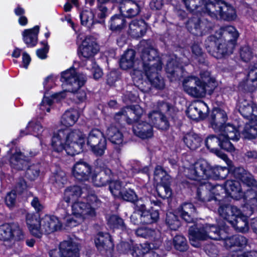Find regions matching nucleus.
<instances>
[{"instance_id": "obj_2", "label": "nucleus", "mask_w": 257, "mask_h": 257, "mask_svg": "<svg viewBox=\"0 0 257 257\" xmlns=\"http://www.w3.org/2000/svg\"><path fill=\"white\" fill-rule=\"evenodd\" d=\"M228 227L226 226H219L210 224H202L197 223L190 227L189 238L191 244L196 247L200 246V241L208 239L219 240L223 241L226 248L233 246L243 247L247 244V239L240 235L228 236Z\"/></svg>"}, {"instance_id": "obj_64", "label": "nucleus", "mask_w": 257, "mask_h": 257, "mask_svg": "<svg viewBox=\"0 0 257 257\" xmlns=\"http://www.w3.org/2000/svg\"><path fill=\"white\" fill-rule=\"evenodd\" d=\"M64 244L61 242L58 248L52 250L50 251V257H64Z\"/></svg>"}, {"instance_id": "obj_30", "label": "nucleus", "mask_w": 257, "mask_h": 257, "mask_svg": "<svg viewBox=\"0 0 257 257\" xmlns=\"http://www.w3.org/2000/svg\"><path fill=\"white\" fill-rule=\"evenodd\" d=\"M121 13L123 14L126 18L137 16L140 12L139 4L132 0H123L120 7Z\"/></svg>"}, {"instance_id": "obj_60", "label": "nucleus", "mask_w": 257, "mask_h": 257, "mask_svg": "<svg viewBox=\"0 0 257 257\" xmlns=\"http://www.w3.org/2000/svg\"><path fill=\"white\" fill-rule=\"evenodd\" d=\"M13 228L12 239L20 240L24 238V234L20 227L15 224H12Z\"/></svg>"}, {"instance_id": "obj_21", "label": "nucleus", "mask_w": 257, "mask_h": 257, "mask_svg": "<svg viewBox=\"0 0 257 257\" xmlns=\"http://www.w3.org/2000/svg\"><path fill=\"white\" fill-rule=\"evenodd\" d=\"M208 112V106L206 103L201 100H195L192 102L186 111L188 117L196 120L204 118Z\"/></svg>"}, {"instance_id": "obj_19", "label": "nucleus", "mask_w": 257, "mask_h": 257, "mask_svg": "<svg viewBox=\"0 0 257 257\" xmlns=\"http://www.w3.org/2000/svg\"><path fill=\"white\" fill-rule=\"evenodd\" d=\"M200 84L195 85V91L200 92V94L197 97L205 96L206 93L211 94L215 88L217 86V82L215 78L210 76L208 71L201 70L200 73Z\"/></svg>"}, {"instance_id": "obj_33", "label": "nucleus", "mask_w": 257, "mask_h": 257, "mask_svg": "<svg viewBox=\"0 0 257 257\" xmlns=\"http://www.w3.org/2000/svg\"><path fill=\"white\" fill-rule=\"evenodd\" d=\"M39 27L36 26L32 29H26L22 33L23 39L28 47L36 46L38 41Z\"/></svg>"}, {"instance_id": "obj_34", "label": "nucleus", "mask_w": 257, "mask_h": 257, "mask_svg": "<svg viewBox=\"0 0 257 257\" xmlns=\"http://www.w3.org/2000/svg\"><path fill=\"white\" fill-rule=\"evenodd\" d=\"M195 210L196 209L192 203H184L178 208L177 213L185 221L189 223L193 221V216Z\"/></svg>"}, {"instance_id": "obj_61", "label": "nucleus", "mask_w": 257, "mask_h": 257, "mask_svg": "<svg viewBox=\"0 0 257 257\" xmlns=\"http://www.w3.org/2000/svg\"><path fill=\"white\" fill-rule=\"evenodd\" d=\"M125 171L127 172V176L128 177H133L136 173L142 172L144 173H148L149 169L147 167H145L141 170L137 168L136 166L133 167L128 165L126 166Z\"/></svg>"}, {"instance_id": "obj_55", "label": "nucleus", "mask_w": 257, "mask_h": 257, "mask_svg": "<svg viewBox=\"0 0 257 257\" xmlns=\"http://www.w3.org/2000/svg\"><path fill=\"white\" fill-rule=\"evenodd\" d=\"M79 117L78 112L76 109H72L65 112V121L68 125H73Z\"/></svg>"}, {"instance_id": "obj_18", "label": "nucleus", "mask_w": 257, "mask_h": 257, "mask_svg": "<svg viewBox=\"0 0 257 257\" xmlns=\"http://www.w3.org/2000/svg\"><path fill=\"white\" fill-rule=\"evenodd\" d=\"M205 145L210 152L214 153L218 157L227 162L228 161L227 156L218 150L217 147L220 146L222 149L231 153L233 152L235 150L234 147L231 143L226 142L225 144L223 141H222L220 139L219 134L218 137L214 135L209 136L205 140Z\"/></svg>"}, {"instance_id": "obj_59", "label": "nucleus", "mask_w": 257, "mask_h": 257, "mask_svg": "<svg viewBox=\"0 0 257 257\" xmlns=\"http://www.w3.org/2000/svg\"><path fill=\"white\" fill-rule=\"evenodd\" d=\"M136 233L138 236L149 238L154 236L155 231L147 227H140L136 230Z\"/></svg>"}, {"instance_id": "obj_11", "label": "nucleus", "mask_w": 257, "mask_h": 257, "mask_svg": "<svg viewBox=\"0 0 257 257\" xmlns=\"http://www.w3.org/2000/svg\"><path fill=\"white\" fill-rule=\"evenodd\" d=\"M218 212L219 215L230 223L237 232H247L249 228L246 212L241 211L236 207L233 206H220Z\"/></svg>"}, {"instance_id": "obj_46", "label": "nucleus", "mask_w": 257, "mask_h": 257, "mask_svg": "<svg viewBox=\"0 0 257 257\" xmlns=\"http://www.w3.org/2000/svg\"><path fill=\"white\" fill-rule=\"evenodd\" d=\"M170 181L163 183L155 184L158 196L163 199L171 197L172 191L170 188Z\"/></svg>"}, {"instance_id": "obj_37", "label": "nucleus", "mask_w": 257, "mask_h": 257, "mask_svg": "<svg viewBox=\"0 0 257 257\" xmlns=\"http://www.w3.org/2000/svg\"><path fill=\"white\" fill-rule=\"evenodd\" d=\"M183 141L188 148L194 150L201 146L202 139L199 135L191 132L184 135Z\"/></svg>"}, {"instance_id": "obj_5", "label": "nucleus", "mask_w": 257, "mask_h": 257, "mask_svg": "<svg viewBox=\"0 0 257 257\" xmlns=\"http://www.w3.org/2000/svg\"><path fill=\"white\" fill-rule=\"evenodd\" d=\"M141 58L145 76L150 84L159 89L164 88V79L159 74L162 68V63L156 50L148 45V47L143 50Z\"/></svg>"}, {"instance_id": "obj_4", "label": "nucleus", "mask_w": 257, "mask_h": 257, "mask_svg": "<svg viewBox=\"0 0 257 257\" xmlns=\"http://www.w3.org/2000/svg\"><path fill=\"white\" fill-rule=\"evenodd\" d=\"M228 162L225 161L228 165V168L219 166L212 167L204 160H200L192 165L190 168H185L184 175L188 178L197 181L200 183L197 189L201 186L204 182H208L205 180L207 179H218L225 178L228 173L233 172L235 178L241 181V180L235 175V171L239 168H234L232 166V162L228 158Z\"/></svg>"}, {"instance_id": "obj_32", "label": "nucleus", "mask_w": 257, "mask_h": 257, "mask_svg": "<svg viewBox=\"0 0 257 257\" xmlns=\"http://www.w3.org/2000/svg\"><path fill=\"white\" fill-rule=\"evenodd\" d=\"M200 84V79L196 76H190L184 79L183 82V89L188 95L194 97H197L200 92L195 91V85Z\"/></svg>"}, {"instance_id": "obj_7", "label": "nucleus", "mask_w": 257, "mask_h": 257, "mask_svg": "<svg viewBox=\"0 0 257 257\" xmlns=\"http://www.w3.org/2000/svg\"><path fill=\"white\" fill-rule=\"evenodd\" d=\"M99 47L94 38L87 36L82 42L78 49V55L80 58H86L83 62L82 66L92 73L95 80L100 78L103 75L102 70L96 63L92 58L98 53Z\"/></svg>"}, {"instance_id": "obj_51", "label": "nucleus", "mask_w": 257, "mask_h": 257, "mask_svg": "<svg viewBox=\"0 0 257 257\" xmlns=\"http://www.w3.org/2000/svg\"><path fill=\"white\" fill-rule=\"evenodd\" d=\"M13 228L12 224H4L0 226V240L8 241L12 240Z\"/></svg>"}, {"instance_id": "obj_48", "label": "nucleus", "mask_w": 257, "mask_h": 257, "mask_svg": "<svg viewBox=\"0 0 257 257\" xmlns=\"http://www.w3.org/2000/svg\"><path fill=\"white\" fill-rule=\"evenodd\" d=\"M131 75L135 85L139 87V88L144 92L149 91L150 89V87L145 88L141 86V85H143L144 83H147L146 81H143V73L141 71L139 70H135Z\"/></svg>"}, {"instance_id": "obj_50", "label": "nucleus", "mask_w": 257, "mask_h": 257, "mask_svg": "<svg viewBox=\"0 0 257 257\" xmlns=\"http://www.w3.org/2000/svg\"><path fill=\"white\" fill-rule=\"evenodd\" d=\"M80 18L82 25H85L88 28H90L94 23V15L90 11H82L80 15Z\"/></svg>"}, {"instance_id": "obj_36", "label": "nucleus", "mask_w": 257, "mask_h": 257, "mask_svg": "<svg viewBox=\"0 0 257 257\" xmlns=\"http://www.w3.org/2000/svg\"><path fill=\"white\" fill-rule=\"evenodd\" d=\"M149 118L151 123L156 127L161 130H166L169 127V123L166 117L159 111H153L149 113Z\"/></svg>"}, {"instance_id": "obj_9", "label": "nucleus", "mask_w": 257, "mask_h": 257, "mask_svg": "<svg viewBox=\"0 0 257 257\" xmlns=\"http://www.w3.org/2000/svg\"><path fill=\"white\" fill-rule=\"evenodd\" d=\"M238 110L243 117L252 121L246 123L241 133L244 139H255L257 137V104L251 99L240 98Z\"/></svg>"}, {"instance_id": "obj_8", "label": "nucleus", "mask_w": 257, "mask_h": 257, "mask_svg": "<svg viewBox=\"0 0 257 257\" xmlns=\"http://www.w3.org/2000/svg\"><path fill=\"white\" fill-rule=\"evenodd\" d=\"M26 223L31 234L40 237L44 233H51L60 230L62 223L55 216L45 215L40 218L38 215L28 214Z\"/></svg>"}, {"instance_id": "obj_24", "label": "nucleus", "mask_w": 257, "mask_h": 257, "mask_svg": "<svg viewBox=\"0 0 257 257\" xmlns=\"http://www.w3.org/2000/svg\"><path fill=\"white\" fill-rule=\"evenodd\" d=\"M93 169L90 166L84 161H79L75 163L72 168L73 176L79 181H87L90 179Z\"/></svg>"}, {"instance_id": "obj_58", "label": "nucleus", "mask_w": 257, "mask_h": 257, "mask_svg": "<svg viewBox=\"0 0 257 257\" xmlns=\"http://www.w3.org/2000/svg\"><path fill=\"white\" fill-rule=\"evenodd\" d=\"M120 198L126 201L133 202L137 200V196L133 190L125 188L123 189Z\"/></svg>"}, {"instance_id": "obj_29", "label": "nucleus", "mask_w": 257, "mask_h": 257, "mask_svg": "<svg viewBox=\"0 0 257 257\" xmlns=\"http://www.w3.org/2000/svg\"><path fill=\"white\" fill-rule=\"evenodd\" d=\"M64 93L63 91L54 93L51 96V97L47 96V93L45 92L43 99L39 105L40 109L43 112H49L54 101L60 102L64 98Z\"/></svg>"}, {"instance_id": "obj_26", "label": "nucleus", "mask_w": 257, "mask_h": 257, "mask_svg": "<svg viewBox=\"0 0 257 257\" xmlns=\"http://www.w3.org/2000/svg\"><path fill=\"white\" fill-rule=\"evenodd\" d=\"M182 63L180 62V59H178L176 55L173 56L168 60L166 69L168 76L171 81L176 80L182 76Z\"/></svg>"}, {"instance_id": "obj_42", "label": "nucleus", "mask_w": 257, "mask_h": 257, "mask_svg": "<svg viewBox=\"0 0 257 257\" xmlns=\"http://www.w3.org/2000/svg\"><path fill=\"white\" fill-rule=\"evenodd\" d=\"M105 134L112 144L120 145L123 142V135L115 126H108Z\"/></svg>"}, {"instance_id": "obj_44", "label": "nucleus", "mask_w": 257, "mask_h": 257, "mask_svg": "<svg viewBox=\"0 0 257 257\" xmlns=\"http://www.w3.org/2000/svg\"><path fill=\"white\" fill-rule=\"evenodd\" d=\"M135 56V52L133 50H127L122 55L120 59V67L124 70L131 68L134 64Z\"/></svg>"}, {"instance_id": "obj_22", "label": "nucleus", "mask_w": 257, "mask_h": 257, "mask_svg": "<svg viewBox=\"0 0 257 257\" xmlns=\"http://www.w3.org/2000/svg\"><path fill=\"white\" fill-rule=\"evenodd\" d=\"M111 174V171L109 169L97 166L93 169L90 179L95 186L101 187L108 182Z\"/></svg>"}, {"instance_id": "obj_63", "label": "nucleus", "mask_w": 257, "mask_h": 257, "mask_svg": "<svg viewBox=\"0 0 257 257\" xmlns=\"http://www.w3.org/2000/svg\"><path fill=\"white\" fill-rule=\"evenodd\" d=\"M16 197V191L15 190H12L7 194L5 198V202L9 207L11 208L15 205Z\"/></svg>"}, {"instance_id": "obj_15", "label": "nucleus", "mask_w": 257, "mask_h": 257, "mask_svg": "<svg viewBox=\"0 0 257 257\" xmlns=\"http://www.w3.org/2000/svg\"><path fill=\"white\" fill-rule=\"evenodd\" d=\"M141 201H138L135 207V211L131 215V220L134 224H150L156 222L159 218L158 209L147 210L146 206Z\"/></svg>"}, {"instance_id": "obj_20", "label": "nucleus", "mask_w": 257, "mask_h": 257, "mask_svg": "<svg viewBox=\"0 0 257 257\" xmlns=\"http://www.w3.org/2000/svg\"><path fill=\"white\" fill-rule=\"evenodd\" d=\"M211 24L207 20H202L197 17L190 19L186 23V28L193 35L201 36L209 32Z\"/></svg>"}, {"instance_id": "obj_53", "label": "nucleus", "mask_w": 257, "mask_h": 257, "mask_svg": "<svg viewBox=\"0 0 257 257\" xmlns=\"http://www.w3.org/2000/svg\"><path fill=\"white\" fill-rule=\"evenodd\" d=\"M166 223L172 230H176L180 226V221L178 219L177 216L172 212H169L167 214L166 219Z\"/></svg>"}, {"instance_id": "obj_16", "label": "nucleus", "mask_w": 257, "mask_h": 257, "mask_svg": "<svg viewBox=\"0 0 257 257\" xmlns=\"http://www.w3.org/2000/svg\"><path fill=\"white\" fill-rule=\"evenodd\" d=\"M87 145L96 156H101L106 149V141L98 129L92 130L87 138Z\"/></svg>"}, {"instance_id": "obj_31", "label": "nucleus", "mask_w": 257, "mask_h": 257, "mask_svg": "<svg viewBox=\"0 0 257 257\" xmlns=\"http://www.w3.org/2000/svg\"><path fill=\"white\" fill-rule=\"evenodd\" d=\"M150 248V244L144 243L135 245L130 251L133 256L143 255V257H160L158 253L151 250Z\"/></svg>"}, {"instance_id": "obj_41", "label": "nucleus", "mask_w": 257, "mask_h": 257, "mask_svg": "<svg viewBox=\"0 0 257 257\" xmlns=\"http://www.w3.org/2000/svg\"><path fill=\"white\" fill-rule=\"evenodd\" d=\"M79 242L77 239L70 238L65 241V257H79Z\"/></svg>"}, {"instance_id": "obj_23", "label": "nucleus", "mask_w": 257, "mask_h": 257, "mask_svg": "<svg viewBox=\"0 0 257 257\" xmlns=\"http://www.w3.org/2000/svg\"><path fill=\"white\" fill-rule=\"evenodd\" d=\"M216 133H218L220 139L225 144L226 142L231 143L230 140L237 141L240 137L238 127L230 123H225L220 128V130Z\"/></svg>"}, {"instance_id": "obj_62", "label": "nucleus", "mask_w": 257, "mask_h": 257, "mask_svg": "<svg viewBox=\"0 0 257 257\" xmlns=\"http://www.w3.org/2000/svg\"><path fill=\"white\" fill-rule=\"evenodd\" d=\"M41 44L43 48L37 50L36 52L37 55L39 58L45 59L47 57V54L49 51V46L47 41H42Z\"/></svg>"}, {"instance_id": "obj_57", "label": "nucleus", "mask_w": 257, "mask_h": 257, "mask_svg": "<svg viewBox=\"0 0 257 257\" xmlns=\"http://www.w3.org/2000/svg\"><path fill=\"white\" fill-rule=\"evenodd\" d=\"M191 50L195 59H197L199 63H203L204 62V57L202 49L199 45L198 43L193 44L191 47Z\"/></svg>"}, {"instance_id": "obj_14", "label": "nucleus", "mask_w": 257, "mask_h": 257, "mask_svg": "<svg viewBox=\"0 0 257 257\" xmlns=\"http://www.w3.org/2000/svg\"><path fill=\"white\" fill-rule=\"evenodd\" d=\"M205 7L207 14L213 18L232 21L237 17L235 9L221 0H209Z\"/></svg>"}, {"instance_id": "obj_27", "label": "nucleus", "mask_w": 257, "mask_h": 257, "mask_svg": "<svg viewBox=\"0 0 257 257\" xmlns=\"http://www.w3.org/2000/svg\"><path fill=\"white\" fill-rule=\"evenodd\" d=\"M227 120L226 113L223 110L218 108L213 109L209 117V122L211 127L216 132L220 130Z\"/></svg>"}, {"instance_id": "obj_1", "label": "nucleus", "mask_w": 257, "mask_h": 257, "mask_svg": "<svg viewBox=\"0 0 257 257\" xmlns=\"http://www.w3.org/2000/svg\"><path fill=\"white\" fill-rule=\"evenodd\" d=\"M244 195L239 182L233 180H227L224 186H212L210 183L204 182L197 191L198 200L211 209H215L217 206H229L225 203L228 197L239 200Z\"/></svg>"}, {"instance_id": "obj_25", "label": "nucleus", "mask_w": 257, "mask_h": 257, "mask_svg": "<svg viewBox=\"0 0 257 257\" xmlns=\"http://www.w3.org/2000/svg\"><path fill=\"white\" fill-rule=\"evenodd\" d=\"M247 77L245 81L239 83V88L252 92L257 88V63L249 67Z\"/></svg>"}, {"instance_id": "obj_35", "label": "nucleus", "mask_w": 257, "mask_h": 257, "mask_svg": "<svg viewBox=\"0 0 257 257\" xmlns=\"http://www.w3.org/2000/svg\"><path fill=\"white\" fill-rule=\"evenodd\" d=\"M187 9L191 12L196 13L197 15L202 13L207 14L206 5L204 0H183Z\"/></svg>"}, {"instance_id": "obj_52", "label": "nucleus", "mask_w": 257, "mask_h": 257, "mask_svg": "<svg viewBox=\"0 0 257 257\" xmlns=\"http://www.w3.org/2000/svg\"><path fill=\"white\" fill-rule=\"evenodd\" d=\"M175 248L179 251H184L188 248L186 239L182 235H176L173 239Z\"/></svg>"}, {"instance_id": "obj_3", "label": "nucleus", "mask_w": 257, "mask_h": 257, "mask_svg": "<svg viewBox=\"0 0 257 257\" xmlns=\"http://www.w3.org/2000/svg\"><path fill=\"white\" fill-rule=\"evenodd\" d=\"M239 37L237 30L233 26L220 28L214 36L206 41L208 51L214 57L220 59L232 54Z\"/></svg>"}, {"instance_id": "obj_45", "label": "nucleus", "mask_w": 257, "mask_h": 257, "mask_svg": "<svg viewBox=\"0 0 257 257\" xmlns=\"http://www.w3.org/2000/svg\"><path fill=\"white\" fill-rule=\"evenodd\" d=\"M43 132V127L41 124L36 120H32L28 123L25 130L21 131V136H23L28 134H35L39 135Z\"/></svg>"}, {"instance_id": "obj_54", "label": "nucleus", "mask_w": 257, "mask_h": 257, "mask_svg": "<svg viewBox=\"0 0 257 257\" xmlns=\"http://www.w3.org/2000/svg\"><path fill=\"white\" fill-rule=\"evenodd\" d=\"M124 188L122 187L121 183L119 181L112 182L109 185L110 191L115 197L120 198L123 189Z\"/></svg>"}, {"instance_id": "obj_17", "label": "nucleus", "mask_w": 257, "mask_h": 257, "mask_svg": "<svg viewBox=\"0 0 257 257\" xmlns=\"http://www.w3.org/2000/svg\"><path fill=\"white\" fill-rule=\"evenodd\" d=\"M85 145V138L79 130H75L68 134L65 140V152L73 156L82 151Z\"/></svg>"}, {"instance_id": "obj_10", "label": "nucleus", "mask_w": 257, "mask_h": 257, "mask_svg": "<svg viewBox=\"0 0 257 257\" xmlns=\"http://www.w3.org/2000/svg\"><path fill=\"white\" fill-rule=\"evenodd\" d=\"M235 175L241 180L244 185L250 188L244 193L243 197L246 203L242 207V211L246 212L247 215H251L254 210H257V182L252 175L243 168L236 169Z\"/></svg>"}, {"instance_id": "obj_6", "label": "nucleus", "mask_w": 257, "mask_h": 257, "mask_svg": "<svg viewBox=\"0 0 257 257\" xmlns=\"http://www.w3.org/2000/svg\"><path fill=\"white\" fill-rule=\"evenodd\" d=\"M143 113V109L138 105L127 106L115 114L114 119L125 120L128 123L134 121L133 130L135 135L142 139H148L153 136V124L139 120Z\"/></svg>"}, {"instance_id": "obj_49", "label": "nucleus", "mask_w": 257, "mask_h": 257, "mask_svg": "<svg viewBox=\"0 0 257 257\" xmlns=\"http://www.w3.org/2000/svg\"><path fill=\"white\" fill-rule=\"evenodd\" d=\"M107 224L112 229H121L123 230L125 228L123 220L114 215L110 216L107 219Z\"/></svg>"}, {"instance_id": "obj_38", "label": "nucleus", "mask_w": 257, "mask_h": 257, "mask_svg": "<svg viewBox=\"0 0 257 257\" xmlns=\"http://www.w3.org/2000/svg\"><path fill=\"white\" fill-rule=\"evenodd\" d=\"M95 243L97 248L100 250H107L113 246L111 237L108 233L99 232L95 239Z\"/></svg>"}, {"instance_id": "obj_47", "label": "nucleus", "mask_w": 257, "mask_h": 257, "mask_svg": "<svg viewBox=\"0 0 257 257\" xmlns=\"http://www.w3.org/2000/svg\"><path fill=\"white\" fill-rule=\"evenodd\" d=\"M154 183H163L170 181V177L165 171L162 167L157 166L154 171Z\"/></svg>"}, {"instance_id": "obj_39", "label": "nucleus", "mask_w": 257, "mask_h": 257, "mask_svg": "<svg viewBox=\"0 0 257 257\" xmlns=\"http://www.w3.org/2000/svg\"><path fill=\"white\" fill-rule=\"evenodd\" d=\"M52 146L54 150L57 152H62L64 149V130L63 127L54 133Z\"/></svg>"}, {"instance_id": "obj_56", "label": "nucleus", "mask_w": 257, "mask_h": 257, "mask_svg": "<svg viewBox=\"0 0 257 257\" xmlns=\"http://www.w3.org/2000/svg\"><path fill=\"white\" fill-rule=\"evenodd\" d=\"M239 53L241 59L244 62L250 60L253 56L251 49L247 45L241 47Z\"/></svg>"}, {"instance_id": "obj_28", "label": "nucleus", "mask_w": 257, "mask_h": 257, "mask_svg": "<svg viewBox=\"0 0 257 257\" xmlns=\"http://www.w3.org/2000/svg\"><path fill=\"white\" fill-rule=\"evenodd\" d=\"M148 29V25L144 20H134L129 24L128 34L132 37L138 38L143 37Z\"/></svg>"}, {"instance_id": "obj_43", "label": "nucleus", "mask_w": 257, "mask_h": 257, "mask_svg": "<svg viewBox=\"0 0 257 257\" xmlns=\"http://www.w3.org/2000/svg\"><path fill=\"white\" fill-rule=\"evenodd\" d=\"M125 26V20L121 15H115L112 16L109 22V28L112 31L120 32L122 30Z\"/></svg>"}, {"instance_id": "obj_13", "label": "nucleus", "mask_w": 257, "mask_h": 257, "mask_svg": "<svg viewBox=\"0 0 257 257\" xmlns=\"http://www.w3.org/2000/svg\"><path fill=\"white\" fill-rule=\"evenodd\" d=\"M87 80L86 75L76 72L74 68L65 71V91L76 93V96L79 101H83L86 98V93L80 88Z\"/></svg>"}, {"instance_id": "obj_40", "label": "nucleus", "mask_w": 257, "mask_h": 257, "mask_svg": "<svg viewBox=\"0 0 257 257\" xmlns=\"http://www.w3.org/2000/svg\"><path fill=\"white\" fill-rule=\"evenodd\" d=\"M28 160V158L21 152L17 151L11 157L10 163L13 168L22 170L27 166Z\"/></svg>"}, {"instance_id": "obj_12", "label": "nucleus", "mask_w": 257, "mask_h": 257, "mask_svg": "<svg viewBox=\"0 0 257 257\" xmlns=\"http://www.w3.org/2000/svg\"><path fill=\"white\" fill-rule=\"evenodd\" d=\"M89 201L88 204L80 200L75 202L72 206L74 216L67 222V226L73 227L81 223L87 216L95 215L94 208L99 203L97 197L94 194L89 195L86 199Z\"/></svg>"}]
</instances>
